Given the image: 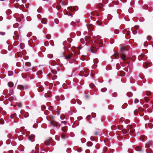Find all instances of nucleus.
I'll return each instance as SVG.
<instances>
[{
  "instance_id": "f257e3e1",
  "label": "nucleus",
  "mask_w": 153,
  "mask_h": 153,
  "mask_svg": "<svg viewBox=\"0 0 153 153\" xmlns=\"http://www.w3.org/2000/svg\"><path fill=\"white\" fill-rule=\"evenodd\" d=\"M102 42V40H99L97 38H96L93 43L91 47L88 48V50L92 53H95L99 48V46L101 47V44Z\"/></svg>"
},
{
  "instance_id": "f03ea898",
  "label": "nucleus",
  "mask_w": 153,
  "mask_h": 153,
  "mask_svg": "<svg viewBox=\"0 0 153 153\" xmlns=\"http://www.w3.org/2000/svg\"><path fill=\"white\" fill-rule=\"evenodd\" d=\"M89 71L88 69L85 70L84 71H82L80 72V73L81 76H85V77L87 76L89 74Z\"/></svg>"
},
{
  "instance_id": "7ed1b4c3",
  "label": "nucleus",
  "mask_w": 153,
  "mask_h": 153,
  "mask_svg": "<svg viewBox=\"0 0 153 153\" xmlns=\"http://www.w3.org/2000/svg\"><path fill=\"white\" fill-rule=\"evenodd\" d=\"M50 123L53 127H56L57 128H59L60 127V125L59 123L52 120L50 122Z\"/></svg>"
},
{
  "instance_id": "20e7f679",
  "label": "nucleus",
  "mask_w": 153,
  "mask_h": 153,
  "mask_svg": "<svg viewBox=\"0 0 153 153\" xmlns=\"http://www.w3.org/2000/svg\"><path fill=\"white\" fill-rule=\"evenodd\" d=\"M127 128L128 131L127 132L130 133V134H131V133H133L134 131V129L130 126L128 125L127 127Z\"/></svg>"
},
{
  "instance_id": "39448f33",
  "label": "nucleus",
  "mask_w": 153,
  "mask_h": 153,
  "mask_svg": "<svg viewBox=\"0 0 153 153\" xmlns=\"http://www.w3.org/2000/svg\"><path fill=\"white\" fill-rule=\"evenodd\" d=\"M78 7L77 6H74L73 7H69L67 9L68 11H76L78 10Z\"/></svg>"
},
{
  "instance_id": "423d86ee",
  "label": "nucleus",
  "mask_w": 153,
  "mask_h": 153,
  "mask_svg": "<svg viewBox=\"0 0 153 153\" xmlns=\"http://www.w3.org/2000/svg\"><path fill=\"white\" fill-rule=\"evenodd\" d=\"M120 58L123 61H125L128 59V57L126 54H123L120 55Z\"/></svg>"
},
{
  "instance_id": "0eeeda50",
  "label": "nucleus",
  "mask_w": 153,
  "mask_h": 153,
  "mask_svg": "<svg viewBox=\"0 0 153 153\" xmlns=\"http://www.w3.org/2000/svg\"><path fill=\"white\" fill-rule=\"evenodd\" d=\"M56 99L58 100H64L65 98L63 95H61L60 97L59 96H56Z\"/></svg>"
},
{
  "instance_id": "6e6552de",
  "label": "nucleus",
  "mask_w": 153,
  "mask_h": 153,
  "mask_svg": "<svg viewBox=\"0 0 153 153\" xmlns=\"http://www.w3.org/2000/svg\"><path fill=\"white\" fill-rule=\"evenodd\" d=\"M35 136L33 134H31L28 137V139L30 140L31 142H33L34 140V139Z\"/></svg>"
},
{
  "instance_id": "1a4fd4ad",
  "label": "nucleus",
  "mask_w": 153,
  "mask_h": 153,
  "mask_svg": "<svg viewBox=\"0 0 153 153\" xmlns=\"http://www.w3.org/2000/svg\"><path fill=\"white\" fill-rule=\"evenodd\" d=\"M48 75L50 77L52 76V79L53 80H54L57 78V76L56 75L54 74H53V75H52L51 74H49Z\"/></svg>"
},
{
  "instance_id": "9d476101",
  "label": "nucleus",
  "mask_w": 153,
  "mask_h": 153,
  "mask_svg": "<svg viewBox=\"0 0 153 153\" xmlns=\"http://www.w3.org/2000/svg\"><path fill=\"white\" fill-rule=\"evenodd\" d=\"M146 137L145 135H142L140 137V139L142 141H144Z\"/></svg>"
},
{
  "instance_id": "9b49d317",
  "label": "nucleus",
  "mask_w": 153,
  "mask_h": 153,
  "mask_svg": "<svg viewBox=\"0 0 153 153\" xmlns=\"http://www.w3.org/2000/svg\"><path fill=\"white\" fill-rule=\"evenodd\" d=\"M41 22L43 24H46L47 22V19L46 18H43Z\"/></svg>"
},
{
  "instance_id": "f8f14e48",
  "label": "nucleus",
  "mask_w": 153,
  "mask_h": 153,
  "mask_svg": "<svg viewBox=\"0 0 153 153\" xmlns=\"http://www.w3.org/2000/svg\"><path fill=\"white\" fill-rule=\"evenodd\" d=\"M44 88L42 86H40L38 88V91L39 92H41L43 91Z\"/></svg>"
},
{
  "instance_id": "ddd939ff",
  "label": "nucleus",
  "mask_w": 153,
  "mask_h": 153,
  "mask_svg": "<svg viewBox=\"0 0 153 153\" xmlns=\"http://www.w3.org/2000/svg\"><path fill=\"white\" fill-rule=\"evenodd\" d=\"M17 88L21 90H22L24 89V86L22 85H19L18 86Z\"/></svg>"
},
{
  "instance_id": "4468645a",
  "label": "nucleus",
  "mask_w": 153,
  "mask_h": 153,
  "mask_svg": "<svg viewBox=\"0 0 153 153\" xmlns=\"http://www.w3.org/2000/svg\"><path fill=\"white\" fill-rule=\"evenodd\" d=\"M64 14L68 15V16H72V15L69 12L66 11V12L64 11Z\"/></svg>"
},
{
  "instance_id": "2eb2a0df",
  "label": "nucleus",
  "mask_w": 153,
  "mask_h": 153,
  "mask_svg": "<svg viewBox=\"0 0 153 153\" xmlns=\"http://www.w3.org/2000/svg\"><path fill=\"white\" fill-rule=\"evenodd\" d=\"M45 97H51V96H52V95L51 94H50V91L49 92H48V93L46 94H45Z\"/></svg>"
},
{
  "instance_id": "dca6fc26",
  "label": "nucleus",
  "mask_w": 153,
  "mask_h": 153,
  "mask_svg": "<svg viewBox=\"0 0 153 153\" xmlns=\"http://www.w3.org/2000/svg\"><path fill=\"white\" fill-rule=\"evenodd\" d=\"M8 85L9 87L12 88L13 87L14 84L12 82H9L8 83Z\"/></svg>"
},
{
  "instance_id": "f3484780",
  "label": "nucleus",
  "mask_w": 153,
  "mask_h": 153,
  "mask_svg": "<svg viewBox=\"0 0 153 153\" xmlns=\"http://www.w3.org/2000/svg\"><path fill=\"white\" fill-rule=\"evenodd\" d=\"M71 56L70 55H68V56H64L65 58L67 60H68L71 58Z\"/></svg>"
},
{
  "instance_id": "a211bd4d",
  "label": "nucleus",
  "mask_w": 153,
  "mask_h": 153,
  "mask_svg": "<svg viewBox=\"0 0 153 153\" xmlns=\"http://www.w3.org/2000/svg\"><path fill=\"white\" fill-rule=\"evenodd\" d=\"M51 72L53 74H57V71L55 70H53L51 71Z\"/></svg>"
},
{
  "instance_id": "6ab92c4d",
  "label": "nucleus",
  "mask_w": 153,
  "mask_h": 153,
  "mask_svg": "<svg viewBox=\"0 0 153 153\" xmlns=\"http://www.w3.org/2000/svg\"><path fill=\"white\" fill-rule=\"evenodd\" d=\"M4 123V121L3 119H0V124H3Z\"/></svg>"
},
{
  "instance_id": "aec40b11",
  "label": "nucleus",
  "mask_w": 153,
  "mask_h": 153,
  "mask_svg": "<svg viewBox=\"0 0 153 153\" xmlns=\"http://www.w3.org/2000/svg\"><path fill=\"white\" fill-rule=\"evenodd\" d=\"M67 4L68 2L67 1H65L64 2H62L61 3V4L63 6L66 5Z\"/></svg>"
},
{
  "instance_id": "412c9836",
  "label": "nucleus",
  "mask_w": 153,
  "mask_h": 153,
  "mask_svg": "<svg viewBox=\"0 0 153 153\" xmlns=\"http://www.w3.org/2000/svg\"><path fill=\"white\" fill-rule=\"evenodd\" d=\"M139 28V27L137 26H135L134 27L132 28L134 30H137Z\"/></svg>"
},
{
  "instance_id": "4be33fe9",
  "label": "nucleus",
  "mask_w": 153,
  "mask_h": 153,
  "mask_svg": "<svg viewBox=\"0 0 153 153\" xmlns=\"http://www.w3.org/2000/svg\"><path fill=\"white\" fill-rule=\"evenodd\" d=\"M107 90L106 88H104L101 89V91L102 92H105Z\"/></svg>"
},
{
  "instance_id": "5701e85b",
  "label": "nucleus",
  "mask_w": 153,
  "mask_h": 153,
  "mask_svg": "<svg viewBox=\"0 0 153 153\" xmlns=\"http://www.w3.org/2000/svg\"><path fill=\"white\" fill-rule=\"evenodd\" d=\"M53 56V54H48V58H52Z\"/></svg>"
},
{
  "instance_id": "b1692460",
  "label": "nucleus",
  "mask_w": 153,
  "mask_h": 153,
  "mask_svg": "<svg viewBox=\"0 0 153 153\" xmlns=\"http://www.w3.org/2000/svg\"><path fill=\"white\" fill-rule=\"evenodd\" d=\"M141 150H142V149H141V148L140 147H137L136 148V150L137 151H140Z\"/></svg>"
},
{
  "instance_id": "393cba45",
  "label": "nucleus",
  "mask_w": 153,
  "mask_h": 153,
  "mask_svg": "<svg viewBox=\"0 0 153 153\" xmlns=\"http://www.w3.org/2000/svg\"><path fill=\"white\" fill-rule=\"evenodd\" d=\"M42 7H39V8L37 9V12H38V13H40L41 12V10H42Z\"/></svg>"
},
{
  "instance_id": "a878e982",
  "label": "nucleus",
  "mask_w": 153,
  "mask_h": 153,
  "mask_svg": "<svg viewBox=\"0 0 153 153\" xmlns=\"http://www.w3.org/2000/svg\"><path fill=\"white\" fill-rule=\"evenodd\" d=\"M131 30L132 32L134 34H136L137 33V32L136 30H134V29L132 28H131Z\"/></svg>"
},
{
  "instance_id": "bb28decb",
  "label": "nucleus",
  "mask_w": 153,
  "mask_h": 153,
  "mask_svg": "<svg viewBox=\"0 0 153 153\" xmlns=\"http://www.w3.org/2000/svg\"><path fill=\"white\" fill-rule=\"evenodd\" d=\"M25 65L28 67H30L31 65V63L29 62H26L25 63Z\"/></svg>"
},
{
  "instance_id": "cd10ccee",
  "label": "nucleus",
  "mask_w": 153,
  "mask_h": 153,
  "mask_svg": "<svg viewBox=\"0 0 153 153\" xmlns=\"http://www.w3.org/2000/svg\"><path fill=\"white\" fill-rule=\"evenodd\" d=\"M46 38L47 39H49L51 38V36L50 34H47L46 36Z\"/></svg>"
},
{
  "instance_id": "c85d7f7f",
  "label": "nucleus",
  "mask_w": 153,
  "mask_h": 153,
  "mask_svg": "<svg viewBox=\"0 0 153 153\" xmlns=\"http://www.w3.org/2000/svg\"><path fill=\"white\" fill-rule=\"evenodd\" d=\"M119 32V30H115L114 31V33L115 34H118Z\"/></svg>"
},
{
  "instance_id": "c756f323",
  "label": "nucleus",
  "mask_w": 153,
  "mask_h": 153,
  "mask_svg": "<svg viewBox=\"0 0 153 153\" xmlns=\"http://www.w3.org/2000/svg\"><path fill=\"white\" fill-rule=\"evenodd\" d=\"M94 86V85L93 83H91L89 84V86L90 88H92Z\"/></svg>"
},
{
  "instance_id": "7c9ffc66",
  "label": "nucleus",
  "mask_w": 153,
  "mask_h": 153,
  "mask_svg": "<svg viewBox=\"0 0 153 153\" xmlns=\"http://www.w3.org/2000/svg\"><path fill=\"white\" fill-rule=\"evenodd\" d=\"M147 39L148 40H150L152 39V37L150 36H148L147 37Z\"/></svg>"
},
{
  "instance_id": "2f4dec72",
  "label": "nucleus",
  "mask_w": 153,
  "mask_h": 153,
  "mask_svg": "<svg viewBox=\"0 0 153 153\" xmlns=\"http://www.w3.org/2000/svg\"><path fill=\"white\" fill-rule=\"evenodd\" d=\"M87 145L88 146H91L92 145V143L91 142H90L89 143H87Z\"/></svg>"
},
{
  "instance_id": "473e14b6",
  "label": "nucleus",
  "mask_w": 153,
  "mask_h": 153,
  "mask_svg": "<svg viewBox=\"0 0 153 153\" xmlns=\"http://www.w3.org/2000/svg\"><path fill=\"white\" fill-rule=\"evenodd\" d=\"M32 35V33L31 32H29L27 35V36L28 37H29L31 36Z\"/></svg>"
},
{
  "instance_id": "72a5a7b5",
  "label": "nucleus",
  "mask_w": 153,
  "mask_h": 153,
  "mask_svg": "<svg viewBox=\"0 0 153 153\" xmlns=\"http://www.w3.org/2000/svg\"><path fill=\"white\" fill-rule=\"evenodd\" d=\"M139 100L137 99H135L134 100V102L135 103H137L139 102Z\"/></svg>"
},
{
  "instance_id": "f704fd0d",
  "label": "nucleus",
  "mask_w": 153,
  "mask_h": 153,
  "mask_svg": "<svg viewBox=\"0 0 153 153\" xmlns=\"http://www.w3.org/2000/svg\"><path fill=\"white\" fill-rule=\"evenodd\" d=\"M66 128L65 127H63V128H62V131H63V132H66Z\"/></svg>"
},
{
  "instance_id": "c9c22d12",
  "label": "nucleus",
  "mask_w": 153,
  "mask_h": 153,
  "mask_svg": "<svg viewBox=\"0 0 153 153\" xmlns=\"http://www.w3.org/2000/svg\"><path fill=\"white\" fill-rule=\"evenodd\" d=\"M61 138L63 139H65V136L64 134H62L61 135Z\"/></svg>"
},
{
  "instance_id": "e433bc0d",
  "label": "nucleus",
  "mask_w": 153,
  "mask_h": 153,
  "mask_svg": "<svg viewBox=\"0 0 153 153\" xmlns=\"http://www.w3.org/2000/svg\"><path fill=\"white\" fill-rule=\"evenodd\" d=\"M150 145L149 143H146V148H149L150 147Z\"/></svg>"
},
{
  "instance_id": "4c0bfd02",
  "label": "nucleus",
  "mask_w": 153,
  "mask_h": 153,
  "mask_svg": "<svg viewBox=\"0 0 153 153\" xmlns=\"http://www.w3.org/2000/svg\"><path fill=\"white\" fill-rule=\"evenodd\" d=\"M8 74L9 76H10L13 75V73L11 71H9L8 73Z\"/></svg>"
},
{
  "instance_id": "58836bf2",
  "label": "nucleus",
  "mask_w": 153,
  "mask_h": 153,
  "mask_svg": "<svg viewBox=\"0 0 153 153\" xmlns=\"http://www.w3.org/2000/svg\"><path fill=\"white\" fill-rule=\"evenodd\" d=\"M120 50L121 52H123V51H125L124 48V47L121 48L120 49Z\"/></svg>"
},
{
  "instance_id": "ea45409f",
  "label": "nucleus",
  "mask_w": 153,
  "mask_h": 153,
  "mask_svg": "<svg viewBox=\"0 0 153 153\" xmlns=\"http://www.w3.org/2000/svg\"><path fill=\"white\" fill-rule=\"evenodd\" d=\"M17 105L18 106V107L21 108L22 106V104L21 103H20L18 104Z\"/></svg>"
},
{
  "instance_id": "a19ab883",
  "label": "nucleus",
  "mask_w": 153,
  "mask_h": 153,
  "mask_svg": "<svg viewBox=\"0 0 153 153\" xmlns=\"http://www.w3.org/2000/svg\"><path fill=\"white\" fill-rule=\"evenodd\" d=\"M90 139L91 141H94V138L93 136H91L90 137Z\"/></svg>"
},
{
  "instance_id": "79ce46f5",
  "label": "nucleus",
  "mask_w": 153,
  "mask_h": 153,
  "mask_svg": "<svg viewBox=\"0 0 153 153\" xmlns=\"http://www.w3.org/2000/svg\"><path fill=\"white\" fill-rule=\"evenodd\" d=\"M91 115L93 117H96V115L95 113H92Z\"/></svg>"
},
{
  "instance_id": "37998d69",
  "label": "nucleus",
  "mask_w": 153,
  "mask_h": 153,
  "mask_svg": "<svg viewBox=\"0 0 153 153\" xmlns=\"http://www.w3.org/2000/svg\"><path fill=\"white\" fill-rule=\"evenodd\" d=\"M124 71L126 72H127L128 71V69L127 68H125L123 69Z\"/></svg>"
},
{
  "instance_id": "c03bdc74",
  "label": "nucleus",
  "mask_w": 153,
  "mask_h": 153,
  "mask_svg": "<svg viewBox=\"0 0 153 153\" xmlns=\"http://www.w3.org/2000/svg\"><path fill=\"white\" fill-rule=\"evenodd\" d=\"M144 66L146 68H147L148 67V66L147 65V64L144 65Z\"/></svg>"
},
{
  "instance_id": "a18cd8bd",
  "label": "nucleus",
  "mask_w": 153,
  "mask_h": 153,
  "mask_svg": "<svg viewBox=\"0 0 153 153\" xmlns=\"http://www.w3.org/2000/svg\"><path fill=\"white\" fill-rule=\"evenodd\" d=\"M45 144H46V145L47 146H49V145H50V143H49V142H48V143H46V142H45Z\"/></svg>"
},
{
  "instance_id": "49530a36",
  "label": "nucleus",
  "mask_w": 153,
  "mask_h": 153,
  "mask_svg": "<svg viewBox=\"0 0 153 153\" xmlns=\"http://www.w3.org/2000/svg\"><path fill=\"white\" fill-rule=\"evenodd\" d=\"M127 35H129L130 34V31H127Z\"/></svg>"
},
{
  "instance_id": "de8ad7c7",
  "label": "nucleus",
  "mask_w": 153,
  "mask_h": 153,
  "mask_svg": "<svg viewBox=\"0 0 153 153\" xmlns=\"http://www.w3.org/2000/svg\"><path fill=\"white\" fill-rule=\"evenodd\" d=\"M94 134L95 135H98L99 134L98 132L97 131L95 132Z\"/></svg>"
},
{
  "instance_id": "09e8293b",
  "label": "nucleus",
  "mask_w": 153,
  "mask_h": 153,
  "mask_svg": "<svg viewBox=\"0 0 153 153\" xmlns=\"http://www.w3.org/2000/svg\"><path fill=\"white\" fill-rule=\"evenodd\" d=\"M37 73L38 74H42V72L41 71H39Z\"/></svg>"
},
{
  "instance_id": "8fccbe9b",
  "label": "nucleus",
  "mask_w": 153,
  "mask_h": 153,
  "mask_svg": "<svg viewBox=\"0 0 153 153\" xmlns=\"http://www.w3.org/2000/svg\"><path fill=\"white\" fill-rule=\"evenodd\" d=\"M70 149L68 148L67 149V152H69V151H70Z\"/></svg>"
},
{
  "instance_id": "3c124183",
  "label": "nucleus",
  "mask_w": 153,
  "mask_h": 153,
  "mask_svg": "<svg viewBox=\"0 0 153 153\" xmlns=\"http://www.w3.org/2000/svg\"><path fill=\"white\" fill-rule=\"evenodd\" d=\"M35 151L34 150H33L31 151V153H35Z\"/></svg>"
},
{
  "instance_id": "603ef678",
  "label": "nucleus",
  "mask_w": 153,
  "mask_h": 153,
  "mask_svg": "<svg viewBox=\"0 0 153 153\" xmlns=\"http://www.w3.org/2000/svg\"><path fill=\"white\" fill-rule=\"evenodd\" d=\"M8 152H9V153H13V152L12 151L10 150L8 151Z\"/></svg>"
},
{
  "instance_id": "864d4df0",
  "label": "nucleus",
  "mask_w": 153,
  "mask_h": 153,
  "mask_svg": "<svg viewBox=\"0 0 153 153\" xmlns=\"http://www.w3.org/2000/svg\"><path fill=\"white\" fill-rule=\"evenodd\" d=\"M1 34L2 35H4L5 34V33L4 32H1Z\"/></svg>"
},
{
  "instance_id": "5fc2aeb1",
  "label": "nucleus",
  "mask_w": 153,
  "mask_h": 153,
  "mask_svg": "<svg viewBox=\"0 0 153 153\" xmlns=\"http://www.w3.org/2000/svg\"><path fill=\"white\" fill-rule=\"evenodd\" d=\"M3 19V18L2 17H0V21H1Z\"/></svg>"
},
{
  "instance_id": "6e6d98bb",
  "label": "nucleus",
  "mask_w": 153,
  "mask_h": 153,
  "mask_svg": "<svg viewBox=\"0 0 153 153\" xmlns=\"http://www.w3.org/2000/svg\"><path fill=\"white\" fill-rule=\"evenodd\" d=\"M123 74H122V75H121V76H125V73H124V72H123Z\"/></svg>"
},
{
  "instance_id": "4d7b16f0",
  "label": "nucleus",
  "mask_w": 153,
  "mask_h": 153,
  "mask_svg": "<svg viewBox=\"0 0 153 153\" xmlns=\"http://www.w3.org/2000/svg\"><path fill=\"white\" fill-rule=\"evenodd\" d=\"M59 114H60L59 112V111H57V115H59Z\"/></svg>"
},
{
  "instance_id": "13d9d810",
  "label": "nucleus",
  "mask_w": 153,
  "mask_h": 153,
  "mask_svg": "<svg viewBox=\"0 0 153 153\" xmlns=\"http://www.w3.org/2000/svg\"><path fill=\"white\" fill-rule=\"evenodd\" d=\"M57 9L58 10L59 9H60V7H57Z\"/></svg>"
},
{
  "instance_id": "bf43d9fd",
  "label": "nucleus",
  "mask_w": 153,
  "mask_h": 153,
  "mask_svg": "<svg viewBox=\"0 0 153 153\" xmlns=\"http://www.w3.org/2000/svg\"><path fill=\"white\" fill-rule=\"evenodd\" d=\"M89 39L90 40H92V39H91V37H89Z\"/></svg>"
},
{
  "instance_id": "052dcab7",
  "label": "nucleus",
  "mask_w": 153,
  "mask_h": 153,
  "mask_svg": "<svg viewBox=\"0 0 153 153\" xmlns=\"http://www.w3.org/2000/svg\"><path fill=\"white\" fill-rule=\"evenodd\" d=\"M77 103H78L79 105L81 104V103L80 102H77Z\"/></svg>"
},
{
  "instance_id": "680f3d73",
  "label": "nucleus",
  "mask_w": 153,
  "mask_h": 153,
  "mask_svg": "<svg viewBox=\"0 0 153 153\" xmlns=\"http://www.w3.org/2000/svg\"><path fill=\"white\" fill-rule=\"evenodd\" d=\"M88 117H89L88 116H87V119H88L89 120V119L88 118Z\"/></svg>"
},
{
  "instance_id": "e2e57ef3",
  "label": "nucleus",
  "mask_w": 153,
  "mask_h": 153,
  "mask_svg": "<svg viewBox=\"0 0 153 153\" xmlns=\"http://www.w3.org/2000/svg\"><path fill=\"white\" fill-rule=\"evenodd\" d=\"M37 17H38V19H39V16H37Z\"/></svg>"
},
{
  "instance_id": "0e129e2a",
  "label": "nucleus",
  "mask_w": 153,
  "mask_h": 153,
  "mask_svg": "<svg viewBox=\"0 0 153 153\" xmlns=\"http://www.w3.org/2000/svg\"><path fill=\"white\" fill-rule=\"evenodd\" d=\"M98 25H100L101 24H98Z\"/></svg>"
},
{
  "instance_id": "69168bd1",
  "label": "nucleus",
  "mask_w": 153,
  "mask_h": 153,
  "mask_svg": "<svg viewBox=\"0 0 153 153\" xmlns=\"http://www.w3.org/2000/svg\"><path fill=\"white\" fill-rule=\"evenodd\" d=\"M73 23V22H71V24L72 25V24Z\"/></svg>"
},
{
  "instance_id": "338daca9",
  "label": "nucleus",
  "mask_w": 153,
  "mask_h": 153,
  "mask_svg": "<svg viewBox=\"0 0 153 153\" xmlns=\"http://www.w3.org/2000/svg\"><path fill=\"white\" fill-rule=\"evenodd\" d=\"M77 22V23L79 22V21H78V22Z\"/></svg>"
},
{
  "instance_id": "774afa93",
  "label": "nucleus",
  "mask_w": 153,
  "mask_h": 153,
  "mask_svg": "<svg viewBox=\"0 0 153 153\" xmlns=\"http://www.w3.org/2000/svg\"><path fill=\"white\" fill-rule=\"evenodd\" d=\"M117 68L118 69H119V68Z\"/></svg>"
}]
</instances>
